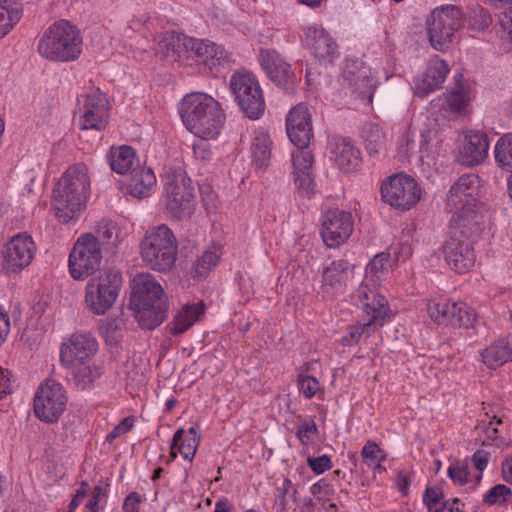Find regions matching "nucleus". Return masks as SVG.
I'll return each instance as SVG.
<instances>
[{
	"instance_id": "obj_51",
	"label": "nucleus",
	"mask_w": 512,
	"mask_h": 512,
	"mask_svg": "<svg viewBox=\"0 0 512 512\" xmlns=\"http://www.w3.org/2000/svg\"><path fill=\"white\" fill-rule=\"evenodd\" d=\"M439 155L438 141L433 142L431 139H427L423 136V140L420 144V160L423 164L428 167H432L436 164L437 157Z\"/></svg>"
},
{
	"instance_id": "obj_30",
	"label": "nucleus",
	"mask_w": 512,
	"mask_h": 512,
	"mask_svg": "<svg viewBox=\"0 0 512 512\" xmlns=\"http://www.w3.org/2000/svg\"><path fill=\"white\" fill-rule=\"evenodd\" d=\"M191 38L180 33H168L160 42L164 57L171 61H178L182 58L188 59L189 45Z\"/></svg>"
},
{
	"instance_id": "obj_4",
	"label": "nucleus",
	"mask_w": 512,
	"mask_h": 512,
	"mask_svg": "<svg viewBox=\"0 0 512 512\" xmlns=\"http://www.w3.org/2000/svg\"><path fill=\"white\" fill-rule=\"evenodd\" d=\"M477 182V176L464 174L450 188L447 197L448 207L453 213L450 224L459 223L469 229L479 226L484 207L476 197Z\"/></svg>"
},
{
	"instance_id": "obj_58",
	"label": "nucleus",
	"mask_w": 512,
	"mask_h": 512,
	"mask_svg": "<svg viewBox=\"0 0 512 512\" xmlns=\"http://www.w3.org/2000/svg\"><path fill=\"white\" fill-rule=\"evenodd\" d=\"M317 433V425L313 420L311 422L303 421L296 432V436L303 444H306Z\"/></svg>"
},
{
	"instance_id": "obj_22",
	"label": "nucleus",
	"mask_w": 512,
	"mask_h": 512,
	"mask_svg": "<svg viewBox=\"0 0 512 512\" xmlns=\"http://www.w3.org/2000/svg\"><path fill=\"white\" fill-rule=\"evenodd\" d=\"M449 70V66L444 60L438 57L431 59L422 77L414 81L415 94L423 98L439 89L445 82Z\"/></svg>"
},
{
	"instance_id": "obj_56",
	"label": "nucleus",
	"mask_w": 512,
	"mask_h": 512,
	"mask_svg": "<svg viewBox=\"0 0 512 512\" xmlns=\"http://www.w3.org/2000/svg\"><path fill=\"white\" fill-rule=\"evenodd\" d=\"M134 426V418L131 416L125 417L118 425H116L111 432L106 436V442L112 443L116 438L128 433Z\"/></svg>"
},
{
	"instance_id": "obj_45",
	"label": "nucleus",
	"mask_w": 512,
	"mask_h": 512,
	"mask_svg": "<svg viewBox=\"0 0 512 512\" xmlns=\"http://www.w3.org/2000/svg\"><path fill=\"white\" fill-rule=\"evenodd\" d=\"M472 99L469 89L459 87L446 96L448 109L453 113H466L469 103Z\"/></svg>"
},
{
	"instance_id": "obj_1",
	"label": "nucleus",
	"mask_w": 512,
	"mask_h": 512,
	"mask_svg": "<svg viewBox=\"0 0 512 512\" xmlns=\"http://www.w3.org/2000/svg\"><path fill=\"white\" fill-rule=\"evenodd\" d=\"M128 310L144 329L152 330L168 316L164 290L149 273H138L131 281Z\"/></svg>"
},
{
	"instance_id": "obj_36",
	"label": "nucleus",
	"mask_w": 512,
	"mask_h": 512,
	"mask_svg": "<svg viewBox=\"0 0 512 512\" xmlns=\"http://www.w3.org/2000/svg\"><path fill=\"white\" fill-rule=\"evenodd\" d=\"M183 433L184 430L182 428L175 432L172 439L170 456L172 460L176 458L177 454L174 451V447L178 446V451L183 456V458L192 461L199 446L200 437L183 438Z\"/></svg>"
},
{
	"instance_id": "obj_60",
	"label": "nucleus",
	"mask_w": 512,
	"mask_h": 512,
	"mask_svg": "<svg viewBox=\"0 0 512 512\" xmlns=\"http://www.w3.org/2000/svg\"><path fill=\"white\" fill-rule=\"evenodd\" d=\"M88 489H89V484L86 481H82L80 483L79 489H77L75 495L73 496V498L68 506V512H75L77 507L81 504V502L85 498Z\"/></svg>"
},
{
	"instance_id": "obj_18",
	"label": "nucleus",
	"mask_w": 512,
	"mask_h": 512,
	"mask_svg": "<svg viewBox=\"0 0 512 512\" xmlns=\"http://www.w3.org/2000/svg\"><path fill=\"white\" fill-rule=\"evenodd\" d=\"M35 252V244L31 236L19 233L5 246L2 253V270L5 274H16L28 266Z\"/></svg>"
},
{
	"instance_id": "obj_28",
	"label": "nucleus",
	"mask_w": 512,
	"mask_h": 512,
	"mask_svg": "<svg viewBox=\"0 0 512 512\" xmlns=\"http://www.w3.org/2000/svg\"><path fill=\"white\" fill-rule=\"evenodd\" d=\"M156 184V177L150 168L132 169L129 178L124 182L126 194L136 198L148 197Z\"/></svg>"
},
{
	"instance_id": "obj_46",
	"label": "nucleus",
	"mask_w": 512,
	"mask_h": 512,
	"mask_svg": "<svg viewBox=\"0 0 512 512\" xmlns=\"http://www.w3.org/2000/svg\"><path fill=\"white\" fill-rule=\"evenodd\" d=\"M390 259L389 253H379L367 264L363 281L379 283L380 277L387 271Z\"/></svg>"
},
{
	"instance_id": "obj_63",
	"label": "nucleus",
	"mask_w": 512,
	"mask_h": 512,
	"mask_svg": "<svg viewBox=\"0 0 512 512\" xmlns=\"http://www.w3.org/2000/svg\"><path fill=\"white\" fill-rule=\"evenodd\" d=\"M11 372L0 368V399L11 393Z\"/></svg>"
},
{
	"instance_id": "obj_24",
	"label": "nucleus",
	"mask_w": 512,
	"mask_h": 512,
	"mask_svg": "<svg viewBox=\"0 0 512 512\" xmlns=\"http://www.w3.org/2000/svg\"><path fill=\"white\" fill-rule=\"evenodd\" d=\"M489 140L484 132L469 130L464 137L461 149L463 164L474 166L482 163L488 156Z\"/></svg>"
},
{
	"instance_id": "obj_48",
	"label": "nucleus",
	"mask_w": 512,
	"mask_h": 512,
	"mask_svg": "<svg viewBox=\"0 0 512 512\" xmlns=\"http://www.w3.org/2000/svg\"><path fill=\"white\" fill-rule=\"evenodd\" d=\"M512 500V491L504 484H497L488 490L483 496V502L493 505H503Z\"/></svg>"
},
{
	"instance_id": "obj_7",
	"label": "nucleus",
	"mask_w": 512,
	"mask_h": 512,
	"mask_svg": "<svg viewBox=\"0 0 512 512\" xmlns=\"http://www.w3.org/2000/svg\"><path fill=\"white\" fill-rule=\"evenodd\" d=\"M195 207V189L183 169L165 173V211L177 220L189 218Z\"/></svg>"
},
{
	"instance_id": "obj_27",
	"label": "nucleus",
	"mask_w": 512,
	"mask_h": 512,
	"mask_svg": "<svg viewBox=\"0 0 512 512\" xmlns=\"http://www.w3.org/2000/svg\"><path fill=\"white\" fill-rule=\"evenodd\" d=\"M482 362L495 369L512 361V334L499 338L480 353Z\"/></svg>"
},
{
	"instance_id": "obj_3",
	"label": "nucleus",
	"mask_w": 512,
	"mask_h": 512,
	"mask_svg": "<svg viewBox=\"0 0 512 512\" xmlns=\"http://www.w3.org/2000/svg\"><path fill=\"white\" fill-rule=\"evenodd\" d=\"M180 115L187 129L201 139H215L223 127L225 115L218 101L208 94H187Z\"/></svg>"
},
{
	"instance_id": "obj_38",
	"label": "nucleus",
	"mask_w": 512,
	"mask_h": 512,
	"mask_svg": "<svg viewBox=\"0 0 512 512\" xmlns=\"http://www.w3.org/2000/svg\"><path fill=\"white\" fill-rule=\"evenodd\" d=\"M220 261V253L217 250H206L194 263L191 274L193 278L204 279Z\"/></svg>"
},
{
	"instance_id": "obj_62",
	"label": "nucleus",
	"mask_w": 512,
	"mask_h": 512,
	"mask_svg": "<svg viewBox=\"0 0 512 512\" xmlns=\"http://www.w3.org/2000/svg\"><path fill=\"white\" fill-rule=\"evenodd\" d=\"M463 504L458 498L441 502L438 506V512H464Z\"/></svg>"
},
{
	"instance_id": "obj_9",
	"label": "nucleus",
	"mask_w": 512,
	"mask_h": 512,
	"mask_svg": "<svg viewBox=\"0 0 512 512\" xmlns=\"http://www.w3.org/2000/svg\"><path fill=\"white\" fill-rule=\"evenodd\" d=\"M357 307L367 319L354 324V335L369 333L384 325L389 313L388 301L379 292V283L362 281L356 291Z\"/></svg>"
},
{
	"instance_id": "obj_47",
	"label": "nucleus",
	"mask_w": 512,
	"mask_h": 512,
	"mask_svg": "<svg viewBox=\"0 0 512 512\" xmlns=\"http://www.w3.org/2000/svg\"><path fill=\"white\" fill-rule=\"evenodd\" d=\"M467 21L470 29L483 31L492 23V17L486 9L479 5H475L469 8Z\"/></svg>"
},
{
	"instance_id": "obj_17",
	"label": "nucleus",
	"mask_w": 512,
	"mask_h": 512,
	"mask_svg": "<svg viewBox=\"0 0 512 512\" xmlns=\"http://www.w3.org/2000/svg\"><path fill=\"white\" fill-rule=\"evenodd\" d=\"M258 60L268 78L288 94L296 89L297 78L291 65L274 49H260Z\"/></svg>"
},
{
	"instance_id": "obj_20",
	"label": "nucleus",
	"mask_w": 512,
	"mask_h": 512,
	"mask_svg": "<svg viewBox=\"0 0 512 512\" xmlns=\"http://www.w3.org/2000/svg\"><path fill=\"white\" fill-rule=\"evenodd\" d=\"M286 131L290 141L298 148H306L312 137V120L308 108L304 104L293 107L286 117Z\"/></svg>"
},
{
	"instance_id": "obj_2",
	"label": "nucleus",
	"mask_w": 512,
	"mask_h": 512,
	"mask_svg": "<svg viewBox=\"0 0 512 512\" xmlns=\"http://www.w3.org/2000/svg\"><path fill=\"white\" fill-rule=\"evenodd\" d=\"M89 189L87 166L84 163L70 166L53 190L52 206L56 217L63 223L76 218L86 205Z\"/></svg>"
},
{
	"instance_id": "obj_34",
	"label": "nucleus",
	"mask_w": 512,
	"mask_h": 512,
	"mask_svg": "<svg viewBox=\"0 0 512 512\" xmlns=\"http://www.w3.org/2000/svg\"><path fill=\"white\" fill-rule=\"evenodd\" d=\"M127 320L128 316L121 310L119 315L102 321L100 330L107 344L117 345L121 341Z\"/></svg>"
},
{
	"instance_id": "obj_42",
	"label": "nucleus",
	"mask_w": 512,
	"mask_h": 512,
	"mask_svg": "<svg viewBox=\"0 0 512 512\" xmlns=\"http://www.w3.org/2000/svg\"><path fill=\"white\" fill-rule=\"evenodd\" d=\"M451 309H453L452 302L445 298L433 299L427 304L430 318L438 324L451 325Z\"/></svg>"
},
{
	"instance_id": "obj_13",
	"label": "nucleus",
	"mask_w": 512,
	"mask_h": 512,
	"mask_svg": "<svg viewBox=\"0 0 512 512\" xmlns=\"http://www.w3.org/2000/svg\"><path fill=\"white\" fill-rule=\"evenodd\" d=\"M102 252L92 239V233H85L75 242L69 255V272L73 279L83 280L100 270Z\"/></svg>"
},
{
	"instance_id": "obj_35",
	"label": "nucleus",
	"mask_w": 512,
	"mask_h": 512,
	"mask_svg": "<svg viewBox=\"0 0 512 512\" xmlns=\"http://www.w3.org/2000/svg\"><path fill=\"white\" fill-rule=\"evenodd\" d=\"M136 156L133 148L121 146L111 149L109 164L113 171L118 174H126L134 165Z\"/></svg>"
},
{
	"instance_id": "obj_40",
	"label": "nucleus",
	"mask_w": 512,
	"mask_h": 512,
	"mask_svg": "<svg viewBox=\"0 0 512 512\" xmlns=\"http://www.w3.org/2000/svg\"><path fill=\"white\" fill-rule=\"evenodd\" d=\"M102 374L101 368L96 365H82L73 370V380L80 390H85L93 385Z\"/></svg>"
},
{
	"instance_id": "obj_37",
	"label": "nucleus",
	"mask_w": 512,
	"mask_h": 512,
	"mask_svg": "<svg viewBox=\"0 0 512 512\" xmlns=\"http://www.w3.org/2000/svg\"><path fill=\"white\" fill-rule=\"evenodd\" d=\"M92 239L96 242L97 248L102 252V249L110 250L117 246L118 234L112 223L101 222L97 226L95 234H92Z\"/></svg>"
},
{
	"instance_id": "obj_39",
	"label": "nucleus",
	"mask_w": 512,
	"mask_h": 512,
	"mask_svg": "<svg viewBox=\"0 0 512 512\" xmlns=\"http://www.w3.org/2000/svg\"><path fill=\"white\" fill-rule=\"evenodd\" d=\"M451 309V325L456 327L469 328L476 321V313L474 309L464 302H452Z\"/></svg>"
},
{
	"instance_id": "obj_8",
	"label": "nucleus",
	"mask_w": 512,
	"mask_h": 512,
	"mask_svg": "<svg viewBox=\"0 0 512 512\" xmlns=\"http://www.w3.org/2000/svg\"><path fill=\"white\" fill-rule=\"evenodd\" d=\"M122 286V274L114 268L99 270L92 276L85 289V303L89 311L95 315H104L112 308Z\"/></svg>"
},
{
	"instance_id": "obj_33",
	"label": "nucleus",
	"mask_w": 512,
	"mask_h": 512,
	"mask_svg": "<svg viewBox=\"0 0 512 512\" xmlns=\"http://www.w3.org/2000/svg\"><path fill=\"white\" fill-rule=\"evenodd\" d=\"M355 84L359 101L365 106H371L373 95L378 85V81L372 74L371 69L364 66L358 68Z\"/></svg>"
},
{
	"instance_id": "obj_53",
	"label": "nucleus",
	"mask_w": 512,
	"mask_h": 512,
	"mask_svg": "<svg viewBox=\"0 0 512 512\" xmlns=\"http://www.w3.org/2000/svg\"><path fill=\"white\" fill-rule=\"evenodd\" d=\"M298 388L306 398H312L320 389V384L315 377L300 374L298 376Z\"/></svg>"
},
{
	"instance_id": "obj_55",
	"label": "nucleus",
	"mask_w": 512,
	"mask_h": 512,
	"mask_svg": "<svg viewBox=\"0 0 512 512\" xmlns=\"http://www.w3.org/2000/svg\"><path fill=\"white\" fill-rule=\"evenodd\" d=\"M490 460V453L485 450H477L471 457V462L476 469V481L481 482L483 471Z\"/></svg>"
},
{
	"instance_id": "obj_59",
	"label": "nucleus",
	"mask_w": 512,
	"mask_h": 512,
	"mask_svg": "<svg viewBox=\"0 0 512 512\" xmlns=\"http://www.w3.org/2000/svg\"><path fill=\"white\" fill-rule=\"evenodd\" d=\"M307 461L312 471L317 474H322L323 472L331 468V460L326 455H322L316 458L309 457Z\"/></svg>"
},
{
	"instance_id": "obj_14",
	"label": "nucleus",
	"mask_w": 512,
	"mask_h": 512,
	"mask_svg": "<svg viewBox=\"0 0 512 512\" xmlns=\"http://www.w3.org/2000/svg\"><path fill=\"white\" fill-rule=\"evenodd\" d=\"M383 200L400 210L411 209L421 198V189L411 176L399 173L390 176L381 186Z\"/></svg>"
},
{
	"instance_id": "obj_16",
	"label": "nucleus",
	"mask_w": 512,
	"mask_h": 512,
	"mask_svg": "<svg viewBox=\"0 0 512 512\" xmlns=\"http://www.w3.org/2000/svg\"><path fill=\"white\" fill-rule=\"evenodd\" d=\"M80 105V121L81 130L105 129L108 118V100L99 88L92 87L89 91L79 98Z\"/></svg>"
},
{
	"instance_id": "obj_11",
	"label": "nucleus",
	"mask_w": 512,
	"mask_h": 512,
	"mask_svg": "<svg viewBox=\"0 0 512 512\" xmlns=\"http://www.w3.org/2000/svg\"><path fill=\"white\" fill-rule=\"evenodd\" d=\"M427 33L431 46L444 51L452 43L455 33L463 25L461 10L453 5L435 8L426 20Z\"/></svg>"
},
{
	"instance_id": "obj_41",
	"label": "nucleus",
	"mask_w": 512,
	"mask_h": 512,
	"mask_svg": "<svg viewBox=\"0 0 512 512\" xmlns=\"http://www.w3.org/2000/svg\"><path fill=\"white\" fill-rule=\"evenodd\" d=\"M449 478L456 484L461 486H469V488L476 487L480 482L476 481L475 473L472 474L466 463L455 462L452 463L447 470Z\"/></svg>"
},
{
	"instance_id": "obj_64",
	"label": "nucleus",
	"mask_w": 512,
	"mask_h": 512,
	"mask_svg": "<svg viewBox=\"0 0 512 512\" xmlns=\"http://www.w3.org/2000/svg\"><path fill=\"white\" fill-rule=\"evenodd\" d=\"M141 502V497L137 492H131L124 500L122 509L124 512H138L137 505Z\"/></svg>"
},
{
	"instance_id": "obj_50",
	"label": "nucleus",
	"mask_w": 512,
	"mask_h": 512,
	"mask_svg": "<svg viewBox=\"0 0 512 512\" xmlns=\"http://www.w3.org/2000/svg\"><path fill=\"white\" fill-rule=\"evenodd\" d=\"M10 0H0V38H3L19 20L18 11L9 10Z\"/></svg>"
},
{
	"instance_id": "obj_6",
	"label": "nucleus",
	"mask_w": 512,
	"mask_h": 512,
	"mask_svg": "<svg viewBox=\"0 0 512 512\" xmlns=\"http://www.w3.org/2000/svg\"><path fill=\"white\" fill-rule=\"evenodd\" d=\"M140 249L144 263L154 271L166 273L175 265L177 241L172 230L165 224L147 232Z\"/></svg>"
},
{
	"instance_id": "obj_44",
	"label": "nucleus",
	"mask_w": 512,
	"mask_h": 512,
	"mask_svg": "<svg viewBox=\"0 0 512 512\" xmlns=\"http://www.w3.org/2000/svg\"><path fill=\"white\" fill-rule=\"evenodd\" d=\"M495 160L502 169L512 171V133L504 134L495 145Z\"/></svg>"
},
{
	"instance_id": "obj_31",
	"label": "nucleus",
	"mask_w": 512,
	"mask_h": 512,
	"mask_svg": "<svg viewBox=\"0 0 512 512\" xmlns=\"http://www.w3.org/2000/svg\"><path fill=\"white\" fill-rule=\"evenodd\" d=\"M331 159L343 172L350 171L352 158V143L349 137L334 135L330 142Z\"/></svg>"
},
{
	"instance_id": "obj_49",
	"label": "nucleus",
	"mask_w": 512,
	"mask_h": 512,
	"mask_svg": "<svg viewBox=\"0 0 512 512\" xmlns=\"http://www.w3.org/2000/svg\"><path fill=\"white\" fill-rule=\"evenodd\" d=\"M484 413L480 420L479 427L486 433V439L490 441H495L498 438V429L497 425L502 423L500 417H498L495 413H492L491 408L487 410V407H483Z\"/></svg>"
},
{
	"instance_id": "obj_26",
	"label": "nucleus",
	"mask_w": 512,
	"mask_h": 512,
	"mask_svg": "<svg viewBox=\"0 0 512 512\" xmlns=\"http://www.w3.org/2000/svg\"><path fill=\"white\" fill-rule=\"evenodd\" d=\"M313 155L309 151L299 150L292 154L294 181L299 190L306 195L314 194L315 182L312 172Z\"/></svg>"
},
{
	"instance_id": "obj_61",
	"label": "nucleus",
	"mask_w": 512,
	"mask_h": 512,
	"mask_svg": "<svg viewBox=\"0 0 512 512\" xmlns=\"http://www.w3.org/2000/svg\"><path fill=\"white\" fill-rule=\"evenodd\" d=\"M206 139L199 138L198 141L193 144V153L196 158L201 160H207L211 156L210 144L205 142Z\"/></svg>"
},
{
	"instance_id": "obj_57",
	"label": "nucleus",
	"mask_w": 512,
	"mask_h": 512,
	"mask_svg": "<svg viewBox=\"0 0 512 512\" xmlns=\"http://www.w3.org/2000/svg\"><path fill=\"white\" fill-rule=\"evenodd\" d=\"M423 502L427 506L429 512H438V506L442 502L439 491L435 488H426L423 494Z\"/></svg>"
},
{
	"instance_id": "obj_25",
	"label": "nucleus",
	"mask_w": 512,
	"mask_h": 512,
	"mask_svg": "<svg viewBox=\"0 0 512 512\" xmlns=\"http://www.w3.org/2000/svg\"><path fill=\"white\" fill-rule=\"evenodd\" d=\"M188 44V59H195L198 64H203L210 70L226 62V53L214 43L191 38Z\"/></svg>"
},
{
	"instance_id": "obj_21",
	"label": "nucleus",
	"mask_w": 512,
	"mask_h": 512,
	"mask_svg": "<svg viewBox=\"0 0 512 512\" xmlns=\"http://www.w3.org/2000/svg\"><path fill=\"white\" fill-rule=\"evenodd\" d=\"M97 350L98 342L91 333H76L71 336L69 344H62L60 358L67 364L83 362L91 358Z\"/></svg>"
},
{
	"instance_id": "obj_19",
	"label": "nucleus",
	"mask_w": 512,
	"mask_h": 512,
	"mask_svg": "<svg viewBox=\"0 0 512 512\" xmlns=\"http://www.w3.org/2000/svg\"><path fill=\"white\" fill-rule=\"evenodd\" d=\"M320 234L328 247H338L352 234V219L349 213L329 210L322 215Z\"/></svg>"
},
{
	"instance_id": "obj_23",
	"label": "nucleus",
	"mask_w": 512,
	"mask_h": 512,
	"mask_svg": "<svg viewBox=\"0 0 512 512\" xmlns=\"http://www.w3.org/2000/svg\"><path fill=\"white\" fill-rule=\"evenodd\" d=\"M305 42L315 58L329 60L338 56L337 45L321 26L313 24L305 30Z\"/></svg>"
},
{
	"instance_id": "obj_29",
	"label": "nucleus",
	"mask_w": 512,
	"mask_h": 512,
	"mask_svg": "<svg viewBox=\"0 0 512 512\" xmlns=\"http://www.w3.org/2000/svg\"><path fill=\"white\" fill-rule=\"evenodd\" d=\"M205 305L202 301L186 304L175 315L173 321L169 323L168 327L171 334H181L188 330L199 318L204 314Z\"/></svg>"
},
{
	"instance_id": "obj_52",
	"label": "nucleus",
	"mask_w": 512,
	"mask_h": 512,
	"mask_svg": "<svg viewBox=\"0 0 512 512\" xmlns=\"http://www.w3.org/2000/svg\"><path fill=\"white\" fill-rule=\"evenodd\" d=\"M362 137L365 141L366 149L369 154L372 155L377 153L382 140L381 131L378 126L371 124L365 126L362 131Z\"/></svg>"
},
{
	"instance_id": "obj_10",
	"label": "nucleus",
	"mask_w": 512,
	"mask_h": 512,
	"mask_svg": "<svg viewBox=\"0 0 512 512\" xmlns=\"http://www.w3.org/2000/svg\"><path fill=\"white\" fill-rule=\"evenodd\" d=\"M478 230L479 226L469 229L459 223L450 224L448 239L443 246V253L447 264L453 270L463 273L473 267L476 257L470 238Z\"/></svg>"
},
{
	"instance_id": "obj_15",
	"label": "nucleus",
	"mask_w": 512,
	"mask_h": 512,
	"mask_svg": "<svg viewBox=\"0 0 512 512\" xmlns=\"http://www.w3.org/2000/svg\"><path fill=\"white\" fill-rule=\"evenodd\" d=\"M67 396L63 386L54 380L42 384L34 398V413L43 422H56L64 412Z\"/></svg>"
},
{
	"instance_id": "obj_54",
	"label": "nucleus",
	"mask_w": 512,
	"mask_h": 512,
	"mask_svg": "<svg viewBox=\"0 0 512 512\" xmlns=\"http://www.w3.org/2000/svg\"><path fill=\"white\" fill-rule=\"evenodd\" d=\"M361 455L364 460L369 464H375L376 462H382L385 460L386 455L380 449L378 444L373 441H368L361 451Z\"/></svg>"
},
{
	"instance_id": "obj_32",
	"label": "nucleus",
	"mask_w": 512,
	"mask_h": 512,
	"mask_svg": "<svg viewBox=\"0 0 512 512\" xmlns=\"http://www.w3.org/2000/svg\"><path fill=\"white\" fill-rule=\"evenodd\" d=\"M272 141L267 132H255L251 143L252 162L256 168L264 170L270 163Z\"/></svg>"
},
{
	"instance_id": "obj_5",
	"label": "nucleus",
	"mask_w": 512,
	"mask_h": 512,
	"mask_svg": "<svg viewBox=\"0 0 512 512\" xmlns=\"http://www.w3.org/2000/svg\"><path fill=\"white\" fill-rule=\"evenodd\" d=\"M41 56L59 62L76 60L82 52V37L76 26L66 20L52 24L38 44Z\"/></svg>"
},
{
	"instance_id": "obj_43",
	"label": "nucleus",
	"mask_w": 512,
	"mask_h": 512,
	"mask_svg": "<svg viewBox=\"0 0 512 512\" xmlns=\"http://www.w3.org/2000/svg\"><path fill=\"white\" fill-rule=\"evenodd\" d=\"M349 262L338 260L332 262L323 272V281L330 286L345 283L348 279Z\"/></svg>"
},
{
	"instance_id": "obj_12",
	"label": "nucleus",
	"mask_w": 512,
	"mask_h": 512,
	"mask_svg": "<svg viewBox=\"0 0 512 512\" xmlns=\"http://www.w3.org/2000/svg\"><path fill=\"white\" fill-rule=\"evenodd\" d=\"M230 88L243 111L250 119H258L265 111V101L258 80L248 72H237L230 80Z\"/></svg>"
}]
</instances>
